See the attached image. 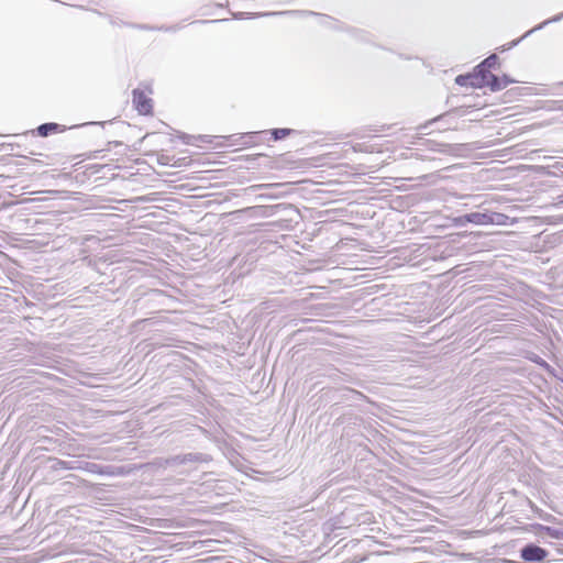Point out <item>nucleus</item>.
I'll list each match as a JSON object with an SVG mask.
<instances>
[{
	"label": "nucleus",
	"mask_w": 563,
	"mask_h": 563,
	"mask_svg": "<svg viewBox=\"0 0 563 563\" xmlns=\"http://www.w3.org/2000/svg\"><path fill=\"white\" fill-rule=\"evenodd\" d=\"M547 555V550L534 544H528L521 550V558L526 562H542Z\"/></svg>",
	"instance_id": "4"
},
{
	"label": "nucleus",
	"mask_w": 563,
	"mask_h": 563,
	"mask_svg": "<svg viewBox=\"0 0 563 563\" xmlns=\"http://www.w3.org/2000/svg\"><path fill=\"white\" fill-rule=\"evenodd\" d=\"M506 219L507 216L503 213L472 212L455 219V223H474L477 225L505 224Z\"/></svg>",
	"instance_id": "2"
},
{
	"label": "nucleus",
	"mask_w": 563,
	"mask_h": 563,
	"mask_svg": "<svg viewBox=\"0 0 563 563\" xmlns=\"http://www.w3.org/2000/svg\"><path fill=\"white\" fill-rule=\"evenodd\" d=\"M289 134H290L289 129H275L273 131V135H274L275 140L284 139Z\"/></svg>",
	"instance_id": "8"
},
{
	"label": "nucleus",
	"mask_w": 563,
	"mask_h": 563,
	"mask_svg": "<svg viewBox=\"0 0 563 563\" xmlns=\"http://www.w3.org/2000/svg\"><path fill=\"white\" fill-rule=\"evenodd\" d=\"M474 81H475L474 73H470V74H466V75H459L455 78V82L459 86H462V87H472V88H474Z\"/></svg>",
	"instance_id": "6"
},
{
	"label": "nucleus",
	"mask_w": 563,
	"mask_h": 563,
	"mask_svg": "<svg viewBox=\"0 0 563 563\" xmlns=\"http://www.w3.org/2000/svg\"><path fill=\"white\" fill-rule=\"evenodd\" d=\"M133 103L140 114L147 115L152 113V100L144 91L139 89L133 90Z\"/></svg>",
	"instance_id": "3"
},
{
	"label": "nucleus",
	"mask_w": 563,
	"mask_h": 563,
	"mask_svg": "<svg viewBox=\"0 0 563 563\" xmlns=\"http://www.w3.org/2000/svg\"><path fill=\"white\" fill-rule=\"evenodd\" d=\"M474 88H484L488 87L490 90H501L506 88L508 85L517 82L518 80L509 78L507 75L503 77L495 76L489 68H482L481 65H477L474 70Z\"/></svg>",
	"instance_id": "1"
},
{
	"label": "nucleus",
	"mask_w": 563,
	"mask_h": 563,
	"mask_svg": "<svg viewBox=\"0 0 563 563\" xmlns=\"http://www.w3.org/2000/svg\"><path fill=\"white\" fill-rule=\"evenodd\" d=\"M59 125L57 123H45L37 128L38 135L45 137L51 133L59 132Z\"/></svg>",
	"instance_id": "5"
},
{
	"label": "nucleus",
	"mask_w": 563,
	"mask_h": 563,
	"mask_svg": "<svg viewBox=\"0 0 563 563\" xmlns=\"http://www.w3.org/2000/svg\"><path fill=\"white\" fill-rule=\"evenodd\" d=\"M497 64H498V57L495 54H493V55L488 56L486 59H484L479 65L482 66V68H489V70H490Z\"/></svg>",
	"instance_id": "7"
}]
</instances>
